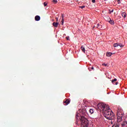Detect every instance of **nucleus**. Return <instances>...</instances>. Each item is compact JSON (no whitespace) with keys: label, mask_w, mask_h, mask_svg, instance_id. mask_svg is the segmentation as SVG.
Wrapping results in <instances>:
<instances>
[{"label":"nucleus","mask_w":127,"mask_h":127,"mask_svg":"<svg viewBox=\"0 0 127 127\" xmlns=\"http://www.w3.org/2000/svg\"><path fill=\"white\" fill-rule=\"evenodd\" d=\"M104 116L107 120H113L114 119H115V114H114V112L112 111L110 108H107L105 109L103 112Z\"/></svg>","instance_id":"f257e3e1"},{"label":"nucleus","mask_w":127,"mask_h":127,"mask_svg":"<svg viewBox=\"0 0 127 127\" xmlns=\"http://www.w3.org/2000/svg\"><path fill=\"white\" fill-rule=\"evenodd\" d=\"M123 117H124V113L120 111L117 112V123L113 125L112 127H120V123L123 121Z\"/></svg>","instance_id":"f03ea898"},{"label":"nucleus","mask_w":127,"mask_h":127,"mask_svg":"<svg viewBox=\"0 0 127 127\" xmlns=\"http://www.w3.org/2000/svg\"><path fill=\"white\" fill-rule=\"evenodd\" d=\"M80 125L82 127H89V121L85 117L81 116L80 117Z\"/></svg>","instance_id":"7ed1b4c3"},{"label":"nucleus","mask_w":127,"mask_h":127,"mask_svg":"<svg viewBox=\"0 0 127 127\" xmlns=\"http://www.w3.org/2000/svg\"><path fill=\"white\" fill-rule=\"evenodd\" d=\"M97 107L99 110H100V111L102 110L103 112L104 110L109 108V105L105 104L103 103H100L97 105Z\"/></svg>","instance_id":"20e7f679"},{"label":"nucleus","mask_w":127,"mask_h":127,"mask_svg":"<svg viewBox=\"0 0 127 127\" xmlns=\"http://www.w3.org/2000/svg\"><path fill=\"white\" fill-rule=\"evenodd\" d=\"M105 19L106 20H107V21H108L109 23H110V24H112V25H114V24H115V21L111 19V18H110V17L109 16L106 17L105 18Z\"/></svg>","instance_id":"39448f33"},{"label":"nucleus","mask_w":127,"mask_h":127,"mask_svg":"<svg viewBox=\"0 0 127 127\" xmlns=\"http://www.w3.org/2000/svg\"><path fill=\"white\" fill-rule=\"evenodd\" d=\"M113 46L114 47H118V46H120V47L122 48V47H124V45L121 43H116L114 44Z\"/></svg>","instance_id":"423d86ee"},{"label":"nucleus","mask_w":127,"mask_h":127,"mask_svg":"<svg viewBox=\"0 0 127 127\" xmlns=\"http://www.w3.org/2000/svg\"><path fill=\"white\" fill-rule=\"evenodd\" d=\"M81 114H82V115H83V116H87L88 113H87V110L86 108H83L82 109Z\"/></svg>","instance_id":"0eeeda50"},{"label":"nucleus","mask_w":127,"mask_h":127,"mask_svg":"<svg viewBox=\"0 0 127 127\" xmlns=\"http://www.w3.org/2000/svg\"><path fill=\"white\" fill-rule=\"evenodd\" d=\"M122 127H127V122L125 121L121 124Z\"/></svg>","instance_id":"6e6552de"},{"label":"nucleus","mask_w":127,"mask_h":127,"mask_svg":"<svg viewBox=\"0 0 127 127\" xmlns=\"http://www.w3.org/2000/svg\"><path fill=\"white\" fill-rule=\"evenodd\" d=\"M53 26H54V27H58V25H59V23L54 22L53 23Z\"/></svg>","instance_id":"1a4fd4ad"},{"label":"nucleus","mask_w":127,"mask_h":127,"mask_svg":"<svg viewBox=\"0 0 127 127\" xmlns=\"http://www.w3.org/2000/svg\"><path fill=\"white\" fill-rule=\"evenodd\" d=\"M79 113L77 112L76 113L75 118H76V119L77 120V123H78V120H80V117H79Z\"/></svg>","instance_id":"9d476101"},{"label":"nucleus","mask_w":127,"mask_h":127,"mask_svg":"<svg viewBox=\"0 0 127 127\" xmlns=\"http://www.w3.org/2000/svg\"><path fill=\"white\" fill-rule=\"evenodd\" d=\"M35 20H36V21H39V20H40V16L39 15H36L35 17Z\"/></svg>","instance_id":"9b49d317"},{"label":"nucleus","mask_w":127,"mask_h":127,"mask_svg":"<svg viewBox=\"0 0 127 127\" xmlns=\"http://www.w3.org/2000/svg\"><path fill=\"white\" fill-rule=\"evenodd\" d=\"M64 103L66 104L65 106H67V105L70 104V101L68 99H66L65 101H64Z\"/></svg>","instance_id":"f8f14e48"},{"label":"nucleus","mask_w":127,"mask_h":127,"mask_svg":"<svg viewBox=\"0 0 127 127\" xmlns=\"http://www.w3.org/2000/svg\"><path fill=\"white\" fill-rule=\"evenodd\" d=\"M80 48L82 52H83L84 53L86 52V50L85 49V47L84 46H81Z\"/></svg>","instance_id":"ddd939ff"},{"label":"nucleus","mask_w":127,"mask_h":127,"mask_svg":"<svg viewBox=\"0 0 127 127\" xmlns=\"http://www.w3.org/2000/svg\"><path fill=\"white\" fill-rule=\"evenodd\" d=\"M122 15L124 18H126L127 17V13L125 12L122 13Z\"/></svg>","instance_id":"4468645a"},{"label":"nucleus","mask_w":127,"mask_h":127,"mask_svg":"<svg viewBox=\"0 0 127 127\" xmlns=\"http://www.w3.org/2000/svg\"><path fill=\"white\" fill-rule=\"evenodd\" d=\"M106 55L108 57H111V56H112V55H113V53H107Z\"/></svg>","instance_id":"2eb2a0df"},{"label":"nucleus","mask_w":127,"mask_h":127,"mask_svg":"<svg viewBox=\"0 0 127 127\" xmlns=\"http://www.w3.org/2000/svg\"><path fill=\"white\" fill-rule=\"evenodd\" d=\"M97 28H99V29H101L102 28V25L100 24H97Z\"/></svg>","instance_id":"dca6fc26"},{"label":"nucleus","mask_w":127,"mask_h":127,"mask_svg":"<svg viewBox=\"0 0 127 127\" xmlns=\"http://www.w3.org/2000/svg\"><path fill=\"white\" fill-rule=\"evenodd\" d=\"M89 113L90 114H94V110H93L92 109H90Z\"/></svg>","instance_id":"f3484780"},{"label":"nucleus","mask_w":127,"mask_h":127,"mask_svg":"<svg viewBox=\"0 0 127 127\" xmlns=\"http://www.w3.org/2000/svg\"><path fill=\"white\" fill-rule=\"evenodd\" d=\"M117 78H114V80H112V83L114 84V83H115V82H117Z\"/></svg>","instance_id":"a211bd4d"},{"label":"nucleus","mask_w":127,"mask_h":127,"mask_svg":"<svg viewBox=\"0 0 127 127\" xmlns=\"http://www.w3.org/2000/svg\"><path fill=\"white\" fill-rule=\"evenodd\" d=\"M64 18L62 19V25H63L64 24Z\"/></svg>","instance_id":"6ab92c4d"},{"label":"nucleus","mask_w":127,"mask_h":127,"mask_svg":"<svg viewBox=\"0 0 127 127\" xmlns=\"http://www.w3.org/2000/svg\"><path fill=\"white\" fill-rule=\"evenodd\" d=\"M52 2H54V3H57V0H53Z\"/></svg>","instance_id":"aec40b11"},{"label":"nucleus","mask_w":127,"mask_h":127,"mask_svg":"<svg viewBox=\"0 0 127 127\" xmlns=\"http://www.w3.org/2000/svg\"><path fill=\"white\" fill-rule=\"evenodd\" d=\"M85 5L79 6V7H80V8H81L82 9H83V8H85Z\"/></svg>","instance_id":"412c9836"},{"label":"nucleus","mask_w":127,"mask_h":127,"mask_svg":"<svg viewBox=\"0 0 127 127\" xmlns=\"http://www.w3.org/2000/svg\"><path fill=\"white\" fill-rule=\"evenodd\" d=\"M44 6H46L47 5V3H46V2H44Z\"/></svg>","instance_id":"4be33fe9"},{"label":"nucleus","mask_w":127,"mask_h":127,"mask_svg":"<svg viewBox=\"0 0 127 127\" xmlns=\"http://www.w3.org/2000/svg\"><path fill=\"white\" fill-rule=\"evenodd\" d=\"M65 38L66 40H69V36L66 37Z\"/></svg>","instance_id":"5701e85b"},{"label":"nucleus","mask_w":127,"mask_h":127,"mask_svg":"<svg viewBox=\"0 0 127 127\" xmlns=\"http://www.w3.org/2000/svg\"><path fill=\"white\" fill-rule=\"evenodd\" d=\"M92 2L93 3H95V2H96V0H92Z\"/></svg>","instance_id":"b1692460"},{"label":"nucleus","mask_w":127,"mask_h":127,"mask_svg":"<svg viewBox=\"0 0 127 127\" xmlns=\"http://www.w3.org/2000/svg\"><path fill=\"white\" fill-rule=\"evenodd\" d=\"M112 12H114V10L110 11L109 13L111 14L112 13Z\"/></svg>","instance_id":"393cba45"},{"label":"nucleus","mask_w":127,"mask_h":127,"mask_svg":"<svg viewBox=\"0 0 127 127\" xmlns=\"http://www.w3.org/2000/svg\"><path fill=\"white\" fill-rule=\"evenodd\" d=\"M117 1H118L119 4L121 3V0H117Z\"/></svg>","instance_id":"a878e982"},{"label":"nucleus","mask_w":127,"mask_h":127,"mask_svg":"<svg viewBox=\"0 0 127 127\" xmlns=\"http://www.w3.org/2000/svg\"><path fill=\"white\" fill-rule=\"evenodd\" d=\"M62 18H64V14H62Z\"/></svg>","instance_id":"bb28decb"},{"label":"nucleus","mask_w":127,"mask_h":127,"mask_svg":"<svg viewBox=\"0 0 127 127\" xmlns=\"http://www.w3.org/2000/svg\"><path fill=\"white\" fill-rule=\"evenodd\" d=\"M56 19L57 22H58V17L56 18Z\"/></svg>","instance_id":"cd10ccee"},{"label":"nucleus","mask_w":127,"mask_h":127,"mask_svg":"<svg viewBox=\"0 0 127 127\" xmlns=\"http://www.w3.org/2000/svg\"><path fill=\"white\" fill-rule=\"evenodd\" d=\"M103 65H104V66H107V64H103Z\"/></svg>","instance_id":"c85d7f7f"},{"label":"nucleus","mask_w":127,"mask_h":127,"mask_svg":"<svg viewBox=\"0 0 127 127\" xmlns=\"http://www.w3.org/2000/svg\"><path fill=\"white\" fill-rule=\"evenodd\" d=\"M92 70H94V67L93 66L91 67Z\"/></svg>","instance_id":"c756f323"},{"label":"nucleus","mask_w":127,"mask_h":127,"mask_svg":"<svg viewBox=\"0 0 127 127\" xmlns=\"http://www.w3.org/2000/svg\"><path fill=\"white\" fill-rule=\"evenodd\" d=\"M115 84H116V85H117L118 84V82H116Z\"/></svg>","instance_id":"7c9ffc66"},{"label":"nucleus","mask_w":127,"mask_h":127,"mask_svg":"<svg viewBox=\"0 0 127 127\" xmlns=\"http://www.w3.org/2000/svg\"><path fill=\"white\" fill-rule=\"evenodd\" d=\"M111 124L112 125H113V121H111Z\"/></svg>","instance_id":"2f4dec72"}]
</instances>
